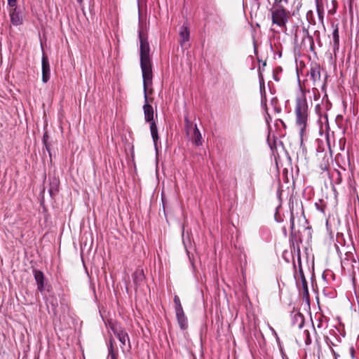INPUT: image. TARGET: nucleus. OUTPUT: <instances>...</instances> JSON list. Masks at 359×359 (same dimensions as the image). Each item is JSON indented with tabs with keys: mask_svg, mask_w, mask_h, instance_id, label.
<instances>
[{
	"mask_svg": "<svg viewBox=\"0 0 359 359\" xmlns=\"http://www.w3.org/2000/svg\"><path fill=\"white\" fill-rule=\"evenodd\" d=\"M11 23L14 26H18L23 23V16L20 10L16 6L9 11Z\"/></svg>",
	"mask_w": 359,
	"mask_h": 359,
	"instance_id": "423d86ee",
	"label": "nucleus"
},
{
	"mask_svg": "<svg viewBox=\"0 0 359 359\" xmlns=\"http://www.w3.org/2000/svg\"><path fill=\"white\" fill-rule=\"evenodd\" d=\"M42 81L47 83L50 77V68L47 56L45 55L42 57Z\"/></svg>",
	"mask_w": 359,
	"mask_h": 359,
	"instance_id": "0eeeda50",
	"label": "nucleus"
},
{
	"mask_svg": "<svg viewBox=\"0 0 359 359\" xmlns=\"http://www.w3.org/2000/svg\"><path fill=\"white\" fill-rule=\"evenodd\" d=\"M308 76L313 81V85H316V83L320 81V67L317 66L312 67L309 72Z\"/></svg>",
	"mask_w": 359,
	"mask_h": 359,
	"instance_id": "9b49d317",
	"label": "nucleus"
},
{
	"mask_svg": "<svg viewBox=\"0 0 359 359\" xmlns=\"http://www.w3.org/2000/svg\"><path fill=\"white\" fill-rule=\"evenodd\" d=\"M312 91H313V93L314 95V99L317 100L319 97V93H318V89L314 87V88H313Z\"/></svg>",
	"mask_w": 359,
	"mask_h": 359,
	"instance_id": "f3484780",
	"label": "nucleus"
},
{
	"mask_svg": "<svg viewBox=\"0 0 359 359\" xmlns=\"http://www.w3.org/2000/svg\"><path fill=\"white\" fill-rule=\"evenodd\" d=\"M180 43L182 46L184 44L189 40V29L188 26L183 25L180 30Z\"/></svg>",
	"mask_w": 359,
	"mask_h": 359,
	"instance_id": "1a4fd4ad",
	"label": "nucleus"
},
{
	"mask_svg": "<svg viewBox=\"0 0 359 359\" xmlns=\"http://www.w3.org/2000/svg\"><path fill=\"white\" fill-rule=\"evenodd\" d=\"M294 114L295 126L299 130L300 136L302 137L307 127L309 119V106L305 91L302 89L296 97Z\"/></svg>",
	"mask_w": 359,
	"mask_h": 359,
	"instance_id": "f03ea898",
	"label": "nucleus"
},
{
	"mask_svg": "<svg viewBox=\"0 0 359 359\" xmlns=\"http://www.w3.org/2000/svg\"><path fill=\"white\" fill-rule=\"evenodd\" d=\"M333 38L335 42H338L339 41V35H338V29H336L333 32Z\"/></svg>",
	"mask_w": 359,
	"mask_h": 359,
	"instance_id": "dca6fc26",
	"label": "nucleus"
},
{
	"mask_svg": "<svg viewBox=\"0 0 359 359\" xmlns=\"http://www.w3.org/2000/svg\"><path fill=\"white\" fill-rule=\"evenodd\" d=\"M109 359H117L116 353L113 349L112 342L110 341V346L109 347Z\"/></svg>",
	"mask_w": 359,
	"mask_h": 359,
	"instance_id": "2eb2a0df",
	"label": "nucleus"
},
{
	"mask_svg": "<svg viewBox=\"0 0 359 359\" xmlns=\"http://www.w3.org/2000/svg\"><path fill=\"white\" fill-rule=\"evenodd\" d=\"M316 12L320 21L323 23L324 10L323 6V0H315Z\"/></svg>",
	"mask_w": 359,
	"mask_h": 359,
	"instance_id": "f8f14e48",
	"label": "nucleus"
},
{
	"mask_svg": "<svg viewBox=\"0 0 359 359\" xmlns=\"http://www.w3.org/2000/svg\"><path fill=\"white\" fill-rule=\"evenodd\" d=\"M135 284H140L144 279V273L142 270H137L133 276Z\"/></svg>",
	"mask_w": 359,
	"mask_h": 359,
	"instance_id": "ddd939ff",
	"label": "nucleus"
},
{
	"mask_svg": "<svg viewBox=\"0 0 359 359\" xmlns=\"http://www.w3.org/2000/svg\"><path fill=\"white\" fill-rule=\"evenodd\" d=\"M83 1H84V0H77V2H78L80 5H81V4L83 3Z\"/></svg>",
	"mask_w": 359,
	"mask_h": 359,
	"instance_id": "412c9836",
	"label": "nucleus"
},
{
	"mask_svg": "<svg viewBox=\"0 0 359 359\" xmlns=\"http://www.w3.org/2000/svg\"><path fill=\"white\" fill-rule=\"evenodd\" d=\"M270 330H271L272 334L275 336V337H276V339L277 342L279 344V342H280V339H279V337H278V334H277L276 332V331H275V330H274L273 327H270Z\"/></svg>",
	"mask_w": 359,
	"mask_h": 359,
	"instance_id": "a211bd4d",
	"label": "nucleus"
},
{
	"mask_svg": "<svg viewBox=\"0 0 359 359\" xmlns=\"http://www.w3.org/2000/svg\"><path fill=\"white\" fill-rule=\"evenodd\" d=\"M290 228L293 229L294 228V217H292L290 219Z\"/></svg>",
	"mask_w": 359,
	"mask_h": 359,
	"instance_id": "aec40b11",
	"label": "nucleus"
},
{
	"mask_svg": "<svg viewBox=\"0 0 359 359\" xmlns=\"http://www.w3.org/2000/svg\"><path fill=\"white\" fill-rule=\"evenodd\" d=\"M17 0H8V4L11 7H15L16 6Z\"/></svg>",
	"mask_w": 359,
	"mask_h": 359,
	"instance_id": "6ab92c4d",
	"label": "nucleus"
},
{
	"mask_svg": "<svg viewBox=\"0 0 359 359\" xmlns=\"http://www.w3.org/2000/svg\"><path fill=\"white\" fill-rule=\"evenodd\" d=\"M185 131L195 144L198 146L202 144V136L196 124H194L187 118H185Z\"/></svg>",
	"mask_w": 359,
	"mask_h": 359,
	"instance_id": "20e7f679",
	"label": "nucleus"
},
{
	"mask_svg": "<svg viewBox=\"0 0 359 359\" xmlns=\"http://www.w3.org/2000/svg\"><path fill=\"white\" fill-rule=\"evenodd\" d=\"M174 303H175V310H181L183 309L182 306L180 302V299L177 295L174 297Z\"/></svg>",
	"mask_w": 359,
	"mask_h": 359,
	"instance_id": "4468645a",
	"label": "nucleus"
},
{
	"mask_svg": "<svg viewBox=\"0 0 359 359\" xmlns=\"http://www.w3.org/2000/svg\"><path fill=\"white\" fill-rule=\"evenodd\" d=\"M290 17V13L283 8H276L271 11L272 23L285 29Z\"/></svg>",
	"mask_w": 359,
	"mask_h": 359,
	"instance_id": "7ed1b4c3",
	"label": "nucleus"
},
{
	"mask_svg": "<svg viewBox=\"0 0 359 359\" xmlns=\"http://www.w3.org/2000/svg\"><path fill=\"white\" fill-rule=\"evenodd\" d=\"M34 279L37 283V288L39 291L42 292L44 290V276L40 271L35 270L34 271Z\"/></svg>",
	"mask_w": 359,
	"mask_h": 359,
	"instance_id": "9d476101",
	"label": "nucleus"
},
{
	"mask_svg": "<svg viewBox=\"0 0 359 359\" xmlns=\"http://www.w3.org/2000/svg\"><path fill=\"white\" fill-rule=\"evenodd\" d=\"M140 38V66L143 79V90L144 104L143 111L146 122L150 123L151 135L154 141L156 152H158V142L159 140L158 129L154 119V109L151 105L149 104L147 90L152 84V69L149 56V45L147 39L144 38L141 32H139Z\"/></svg>",
	"mask_w": 359,
	"mask_h": 359,
	"instance_id": "f257e3e1",
	"label": "nucleus"
},
{
	"mask_svg": "<svg viewBox=\"0 0 359 359\" xmlns=\"http://www.w3.org/2000/svg\"><path fill=\"white\" fill-rule=\"evenodd\" d=\"M175 313L180 328L186 330L188 327V322L183 309L175 311Z\"/></svg>",
	"mask_w": 359,
	"mask_h": 359,
	"instance_id": "6e6552de",
	"label": "nucleus"
},
{
	"mask_svg": "<svg viewBox=\"0 0 359 359\" xmlns=\"http://www.w3.org/2000/svg\"><path fill=\"white\" fill-rule=\"evenodd\" d=\"M111 329L121 342V348H123L126 345V342L129 343L128 334L122 327L117 324H113L111 326Z\"/></svg>",
	"mask_w": 359,
	"mask_h": 359,
	"instance_id": "39448f33",
	"label": "nucleus"
}]
</instances>
